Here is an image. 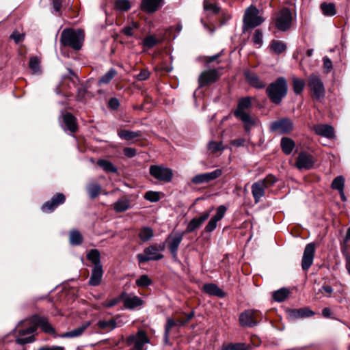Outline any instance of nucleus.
<instances>
[{
    "instance_id": "nucleus-35",
    "label": "nucleus",
    "mask_w": 350,
    "mask_h": 350,
    "mask_svg": "<svg viewBox=\"0 0 350 350\" xmlns=\"http://www.w3.org/2000/svg\"><path fill=\"white\" fill-rule=\"evenodd\" d=\"M320 8L325 16H332L336 13L335 5L333 3L323 2L321 4Z\"/></svg>"
},
{
    "instance_id": "nucleus-48",
    "label": "nucleus",
    "mask_w": 350,
    "mask_h": 350,
    "mask_svg": "<svg viewBox=\"0 0 350 350\" xmlns=\"http://www.w3.org/2000/svg\"><path fill=\"white\" fill-rule=\"evenodd\" d=\"M207 148L208 150L212 153H216L224 149L222 142H217L215 141L209 142L207 145Z\"/></svg>"
},
{
    "instance_id": "nucleus-13",
    "label": "nucleus",
    "mask_w": 350,
    "mask_h": 350,
    "mask_svg": "<svg viewBox=\"0 0 350 350\" xmlns=\"http://www.w3.org/2000/svg\"><path fill=\"white\" fill-rule=\"evenodd\" d=\"M221 174L222 170L221 169H216L211 172L197 174L192 178L191 181L197 185L208 183L219 178Z\"/></svg>"
},
{
    "instance_id": "nucleus-53",
    "label": "nucleus",
    "mask_w": 350,
    "mask_h": 350,
    "mask_svg": "<svg viewBox=\"0 0 350 350\" xmlns=\"http://www.w3.org/2000/svg\"><path fill=\"white\" fill-rule=\"evenodd\" d=\"M116 8L120 11H127L131 8L130 2L129 0H117Z\"/></svg>"
},
{
    "instance_id": "nucleus-54",
    "label": "nucleus",
    "mask_w": 350,
    "mask_h": 350,
    "mask_svg": "<svg viewBox=\"0 0 350 350\" xmlns=\"http://www.w3.org/2000/svg\"><path fill=\"white\" fill-rule=\"evenodd\" d=\"M271 49L277 54L282 53L284 51V44L280 42L273 40L271 44Z\"/></svg>"
},
{
    "instance_id": "nucleus-3",
    "label": "nucleus",
    "mask_w": 350,
    "mask_h": 350,
    "mask_svg": "<svg viewBox=\"0 0 350 350\" xmlns=\"http://www.w3.org/2000/svg\"><path fill=\"white\" fill-rule=\"evenodd\" d=\"M277 180L275 176L269 174L265 178L258 180L252 185V193L256 203L260 201L265 194V190L273 185Z\"/></svg>"
},
{
    "instance_id": "nucleus-2",
    "label": "nucleus",
    "mask_w": 350,
    "mask_h": 350,
    "mask_svg": "<svg viewBox=\"0 0 350 350\" xmlns=\"http://www.w3.org/2000/svg\"><path fill=\"white\" fill-rule=\"evenodd\" d=\"M83 40L84 32L81 29H65L61 33V44L75 50L81 49Z\"/></svg>"
},
{
    "instance_id": "nucleus-26",
    "label": "nucleus",
    "mask_w": 350,
    "mask_h": 350,
    "mask_svg": "<svg viewBox=\"0 0 350 350\" xmlns=\"http://www.w3.org/2000/svg\"><path fill=\"white\" fill-rule=\"evenodd\" d=\"M103 275V266L94 267L92 269V273L89 280V284L92 286H98L100 284Z\"/></svg>"
},
{
    "instance_id": "nucleus-25",
    "label": "nucleus",
    "mask_w": 350,
    "mask_h": 350,
    "mask_svg": "<svg viewBox=\"0 0 350 350\" xmlns=\"http://www.w3.org/2000/svg\"><path fill=\"white\" fill-rule=\"evenodd\" d=\"M124 306L127 309H133L143 305V301L136 295H126L123 298Z\"/></svg>"
},
{
    "instance_id": "nucleus-38",
    "label": "nucleus",
    "mask_w": 350,
    "mask_h": 350,
    "mask_svg": "<svg viewBox=\"0 0 350 350\" xmlns=\"http://www.w3.org/2000/svg\"><path fill=\"white\" fill-rule=\"evenodd\" d=\"M154 236L153 230L150 227L142 228L139 233V237L144 242L150 240Z\"/></svg>"
},
{
    "instance_id": "nucleus-45",
    "label": "nucleus",
    "mask_w": 350,
    "mask_h": 350,
    "mask_svg": "<svg viewBox=\"0 0 350 350\" xmlns=\"http://www.w3.org/2000/svg\"><path fill=\"white\" fill-rule=\"evenodd\" d=\"M271 130L273 132H278L280 134L284 133V119L282 118L271 124Z\"/></svg>"
},
{
    "instance_id": "nucleus-17",
    "label": "nucleus",
    "mask_w": 350,
    "mask_h": 350,
    "mask_svg": "<svg viewBox=\"0 0 350 350\" xmlns=\"http://www.w3.org/2000/svg\"><path fill=\"white\" fill-rule=\"evenodd\" d=\"M90 321L83 322L79 327L59 334L58 336L61 338H78L83 334L85 331L90 326Z\"/></svg>"
},
{
    "instance_id": "nucleus-39",
    "label": "nucleus",
    "mask_w": 350,
    "mask_h": 350,
    "mask_svg": "<svg viewBox=\"0 0 350 350\" xmlns=\"http://www.w3.org/2000/svg\"><path fill=\"white\" fill-rule=\"evenodd\" d=\"M29 66L33 74H39L41 72L40 59L38 57H31L29 59Z\"/></svg>"
},
{
    "instance_id": "nucleus-24",
    "label": "nucleus",
    "mask_w": 350,
    "mask_h": 350,
    "mask_svg": "<svg viewBox=\"0 0 350 350\" xmlns=\"http://www.w3.org/2000/svg\"><path fill=\"white\" fill-rule=\"evenodd\" d=\"M210 215L208 212L203 213L199 217L192 219L187 225V232H191L198 228Z\"/></svg>"
},
{
    "instance_id": "nucleus-14",
    "label": "nucleus",
    "mask_w": 350,
    "mask_h": 350,
    "mask_svg": "<svg viewBox=\"0 0 350 350\" xmlns=\"http://www.w3.org/2000/svg\"><path fill=\"white\" fill-rule=\"evenodd\" d=\"M219 77L218 72L215 69H211L202 72L198 78L199 88H202L216 82Z\"/></svg>"
},
{
    "instance_id": "nucleus-50",
    "label": "nucleus",
    "mask_w": 350,
    "mask_h": 350,
    "mask_svg": "<svg viewBox=\"0 0 350 350\" xmlns=\"http://www.w3.org/2000/svg\"><path fill=\"white\" fill-rule=\"evenodd\" d=\"M175 325H176V323H175L174 319H172L171 318H168L167 319V323H166V325H165V333H164V340H165V343L168 342V341H169V334H170V329L173 327H174Z\"/></svg>"
},
{
    "instance_id": "nucleus-49",
    "label": "nucleus",
    "mask_w": 350,
    "mask_h": 350,
    "mask_svg": "<svg viewBox=\"0 0 350 350\" xmlns=\"http://www.w3.org/2000/svg\"><path fill=\"white\" fill-rule=\"evenodd\" d=\"M252 41L254 44L258 46V47H260L262 44L263 42V34L260 29H257L255 30L253 36H252Z\"/></svg>"
},
{
    "instance_id": "nucleus-29",
    "label": "nucleus",
    "mask_w": 350,
    "mask_h": 350,
    "mask_svg": "<svg viewBox=\"0 0 350 350\" xmlns=\"http://www.w3.org/2000/svg\"><path fill=\"white\" fill-rule=\"evenodd\" d=\"M273 21L275 27L278 29L284 31V9H281L273 16Z\"/></svg>"
},
{
    "instance_id": "nucleus-41",
    "label": "nucleus",
    "mask_w": 350,
    "mask_h": 350,
    "mask_svg": "<svg viewBox=\"0 0 350 350\" xmlns=\"http://www.w3.org/2000/svg\"><path fill=\"white\" fill-rule=\"evenodd\" d=\"M139 27L138 23L132 21L131 24L122 28V32L128 37H132L134 36V30L137 29Z\"/></svg>"
},
{
    "instance_id": "nucleus-64",
    "label": "nucleus",
    "mask_w": 350,
    "mask_h": 350,
    "mask_svg": "<svg viewBox=\"0 0 350 350\" xmlns=\"http://www.w3.org/2000/svg\"><path fill=\"white\" fill-rule=\"evenodd\" d=\"M323 60L324 71L326 73H329L332 69V62L327 57H324Z\"/></svg>"
},
{
    "instance_id": "nucleus-15",
    "label": "nucleus",
    "mask_w": 350,
    "mask_h": 350,
    "mask_svg": "<svg viewBox=\"0 0 350 350\" xmlns=\"http://www.w3.org/2000/svg\"><path fill=\"white\" fill-rule=\"evenodd\" d=\"M315 163L314 157L307 152H301L297 159L295 166L299 170L311 169Z\"/></svg>"
},
{
    "instance_id": "nucleus-42",
    "label": "nucleus",
    "mask_w": 350,
    "mask_h": 350,
    "mask_svg": "<svg viewBox=\"0 0 350 350\" xmlns=\"http://www.w3.org/2000/svg\"><path fill=\"white\" fill-rule=\"evenodd\" d=\"M101 187L97 183H91L88 187V192L92 199L96 198L100 193Z\"/></svg>"
},
{
    "instance_id": "nucleus-6",
    "label": "nucleus",
    "mask_w": 350,
    "mask_h": 350,
    "mask_svg": "<svg viewBox=\"0 0 350 350\" xmlns=\"http://www.w3.org/2000/svg\"><path fill=\"white\" fill-rule=\"evenodd\" d=\"M258 13V10L252 5L247 8L243 17V31L254 28L263 23L264 18L260 16Z\"/></svg>"
},
{
    "instance_id": "nucleus-16",
    "label": "nucleus",
    "mask_w": 350,
    "mask_h": 350,
    "mask_svg": "<svg viewBox=\"0 0 350 350\" xmlns=\"http://www.w3.org/2000/svg\"><path fill=\"white\" fill-rule=\"evenodd\" d=\"M65 196L62 193H57L53 198L44 203L42 206V211L44 213H51L59 205L65 202Z\"/></svg>"
},
{
    "instance_id": "nucleus-9",
    "label": "nucleus",
    "mask_w": 350,
    "mask_h": 350,
    "mask_svg": "<svg viewBox=\"0 0 350 350\" xmlns=\"http://www.w3.org/2000/svg\"><path fill=\"white\" fill-rule=\"evenodd\" d=\"M308 85L314 99L319 100L324 98L325 94L324 84L319 76L311 75L308 77Z\"/></svg>"
},
{
    "instance_id": "nucleus-59",
    "label": "nucleus",
    "mask_w": 350,
    "mask_h": 350,
    "mask_svg": "<svg viewBox=\"0 0 350 350\" xmlns=\"http://www.w3.org/2000/svg\"><path fill=\"white\" fill-rule=\"evenodd\" d=\"M323 291H324V292H325L326 293L328 294L327 295V297H330V295L333 293L334 290H333V288L330 286L324 285V286H323L321 287V288H320L319 290V291L317 293H315L314 298L315 299L321 298V297H319V295L320 293H322Z\"/></svg>"
},
{
    "instance_id": "nucleus-52",
    "label": "nucleus",
    "mask_w": 350,
    "mask_h": 350,
    "mask_svg": "<svg viewBox=\"0 0 350 350\" xmlns=\"http://www.w3.org/2000/svg\"><path fill=\"white\" fill-rule=\"evenodd\" d=\"M152 284V280L147 275H142L136 280V285L138 287L144 288L150 286Z\"/></svg>"
},
{
    "instance_id": "nucleus-47",
    "label": "nucleus",
    "mask_w": 350,
    "mask_h": 350,
    "mask_svg": "<svg viewBox=\"0 0 350 350\" xmlns=\"http://www.w3.org/2000/svg\"><path fill=\"white\" fill-rule=\"evenodd\" d=\"M159 42V40L154 36H148L143 40V46L146 49H151Z\"/></svg>"
},
{
    "instance_id": "nucleus-10",
    "label": "nucleus",
    "mask_w": 350,
    "mask_h": 350,
    "mask_svg": "<svg viewBox=\"0 0 350 350\" xmlns=\"http://www.w3.org/2000/svg\"><path fill=\"white\" fill-rule=\"evenodd\" d=\"M259 313L257 310H247L239 315V323L242 327H254L258 323Z\"/></svg>"
},
{
    "instance_id": "nucleus-11",
    "label": "nucleus",
    "mask_w": 350,
    "mask_h": 350,
    "mask_svg": "<svg viewBox=\"0 0 350 350\" xmlns=\"http://www.w3.org/2000/svg\"><path fill=\"white\" fill-rule=\"evenodd\" d=\"M148 342V339L146 333L139 330L136 334L129 336L126 338V344L128 345H134L135 349L143 350L145 344Z\"/></svg>"
},
{
    "instance_id": "nucleus-30",
    "label": "nucleus",
    "mask_w": 350,
    "mask_h": 350,
    "mask_svg": "<svg viewBox=\"0 0 350 350\" xmlns=\"http://www.w3.org/2000/svg\"><path fill=\"white\" fill-rule=\"evenodd\" d=\"M204 292L211 295H215L219 297L224 296V291L215 284H206L203 286Z\"/></svg>"
},
{
    "instance_id": "nucleus-61",
    "label": "nucleus",
    "mask_w": 350,
    "mask_h": 350,
    "mask_svg": "<svg viewBox=\"0 0 350 350\" xmlns=\"http://www.w3.org/2000/svg\"><path fill=\"white\" fill-rule=\"evenodd\" d=\"M295 147V142L290 138L286 137V154H290Z\"/></svg>"
},
{
    "instance_id": "nucleus-46",
    "label": "nucleus",
    "mask_w": 350,
    "mask_h": 350,
    "mask_svg": "<svg viewBox=\"0 0 350 350\" xmlns=\"http://www.w3.org/2000/svg\"><path fill=\"white\" fill-rule=\"evenodd\" d=\"M203 7L205 11L210 12L214 14L219 12V8L211 1V0H204Z\"/></svg>"
},
{
    "instance_id": "nucleus-37",
    "label": "nucleus",
    "mask_w": 350,
    "mask_h": 350,
    "mask_svg": "<svg viewBox=\"0 0 350 350\" xmlns=\"http://www.w3.org/2000/svg\"><path fill=\"white\" fill-rule=\"evenodd\" d=\"M97 164L107 172L116 173L118 172L117 167L107 160L100 159L98 161Z\"/></svg>"
},
{
    "instance_id": "nucleus-20",
    "label": "nucleus",
    "mask_w": 350,
    "mask_h": 350,
    "mask_svg": "<svg viewBox=\"0 0 350 350\" xmlns=\"http://www.w3.org/2000/svg\"><path fill=\"white\" fill-rule=\"evenodd\" d=\"M286 312L288 313V318L291 320L299 318L310 317L314 314V312L308 308H303L298 310H288Z\"/></svg>"
},
{
    "instance_id": "nucleus-62",
    "label": "nucleus",
    "mask_w": 350,
    "mask_h": 350,
    "mask_svg": "<svg viewBox=\"0 0 350 350\" xmlns=\"http://www.w3.org/2000/svg\"><path fill=\"white\" fill-rule=\"evenodd\" d=\"M217 222V220H215L213 217H211V219H210V221L205 227L206 232H213L216 228Z\"/></svg>"
},
{
    "instance_id": "nucleus-32",
    "label": "nucleus",
    "mask_w": 350,
    "mask_h": 350,
    "mask_svg": "<svg viewBox=\"0 0 350 350\" xmlns=\"http://www.w3.org/2000/svg\"><path fill=\"white\" fill-rule=\"evenodd\" d=\"M87 259L89 260L94 267H101L100 254L97 249H92L87 254Z\"/></svg>"
},
{
    "instance_id": "nucleus-57",
    "label": "nucleus",
    "mask_w": 350,
    "mask_h": 350,
    "mask_svg": "<svg viewBox=\"0 0 350 350\" xmlns=\"http://www.w3.org/2000/svg\"><path fill=\"white\" fill-rule=\"evenodd\" d=\"M285 14L286 30H287L292 25V23L295 18V14H293V13L289 9L287 8H286Z\"/></svg>"
},
{
    "instance_id": "nucleus-12",
    "label": "nucleus",
    "mask_w": 350,
    "mask_h": 350,
    "mask_svg": "<svg viewBox=\"0 0 350 350\" xmlns=\"http://www.w3.org/2000/svg\"><path fill=\"white\" fill-rule=\"evenodd\" d=\"M315 253V244L310 243L306 245L301 260V268L307 271L312 265Z\"/></svg>"
},
{
    "instance_id": "nucleus-43",
    "label": "nucleus",
    "mask_w": 350,
    "mask_h": 350,
    "mask_svg": "<svg viewBox=\"0 0 350 350\" xmlns=\"http://www.w3.org/2000/svg\"><path fill=\"white\" fill-rule=\"evenodd\" d=\"M331 187L333 189L342 191L345 187V178L342 176L336 177L333 180Z\"/></svg>"
},
{
    "instance_id": "nucleus-27",
    "label": "nucleus",
    "mask_w": 350,
    "mask_h": 350,
    "mask_svg": "<svg viewBox=\"0 0 350 350\" xmlns=\"http://www.w3.org/2000/svg\"><path fill=\"white\" fill-rule=\"evenodd\" d=\"M252 98L247 96L239 99L237 109L234 111V114H239L241 113H247L246 109L252 107Z\"/></svg>"
},
{
    "instance_id": "nucleus-31",
    "label": "nucleus",
    "mask_w": 350,
    "mask_h": 350,
    "mask_svg": "<svg viewBox=\"0 0 350 350\" xmlns=\"http://www.w3.org/2000/svg\"><path fill=\"white\" fill-rule=\"evenodd\" d=\"M118 135L120 138L130 141L137 137H140L142 136V132L139 131H131L129 130H121L118 131Z\"/></svg>"
},
{
    "instance_id": "nucleus-7",
    "label": "nucleus",
    "mask_w": 350,
    "mask_h": 350,
    "mask_svg": "<svg viewBox=\"0 0 350 350\" xmlns=\"http://www.w3.org/2000/svg\"><path fill=\"white\" fill-rule=\"evenodd\" d=\"M183 232L177 231L172 232L167 236L165 239V245L167 244V248L172 254L174 261L180 262L178 258V247L183 239Z\"/></svg>"
},
{
    "instance_id": "nucleus-28",
    "label": "nucleus",
    "mask_w": 350,
    "mask_h": 350,
    "mask_svg": "<svg viewBox=\"0 0 350 350\" xmlns=\"http://www.w3.org/2000/svg\"><path fill=\"white\" fill-rule=\"evenodd\" d=\"M97 327L103 331L110 332L117 327V323L113 319L109 320L100 319L97 323Z\"/></svg>"
},
{
    "instance_id": "nucleus-33",
    "label": "nucleus",
    "mask_w": 350,
    "mask_h": 350,
    "mask_svg": "<svg viewBox=\"0 0 350 350\" xmlns=\"http://www.w3.org/2000/svg\"><path fill=\"white\" fill-rule=\"evenodd\" d=\"M250 345L244 342L226 343L221 346V350H250Z\"/></svg>"
},
{
    "instance_id": "nucleus-34",
    "label": "nucleus",
    "mask_w": 350,
    "mask_h": 350,
    "mask_svg": "<svg viewBox=\"0 0 350 350\" xmlns=\"http://www.w3.org/2000/svg\"><path fill=\"white\" fill-rule=\"evenodd\" d=\"M83 237L80 232L76 229L70 231L69 242L72 245H79L83 242Z\"/></svg>"
},
{
    "instance_id": "nucleus-23",
    "label": "nucleus",
    "mask_w": 350,
    "mask_h": 350,
    "mask_svg": "<svg viewBox=\"0 0 350 350\" xmlns=\"http://www.w3.org/2000/svg\"><path fill=\"white\" fill-rule=\"evenodd\" d=\"M163 0H142L141 3L142 10L147 13H154L160 7Z\"/></svg>"
},
{
    "instance_id": "nucleus-19",
    "label": "nucleus",
    "mask_w": 350,
    "mask_h": 350,
    "mask_svg": "<svg viewBox=\"0 0 350 350\" xmlns=\"http://www.w3.org/2000/svg\"><path fill=\"white\" fill-rule=\"evenodd\" d=\"M234 116L243 123L245 131L250 133L251 129L256 124L257 118L249 113L234 114Z\"/></svg>"
},
{
    "instance_id": "nucleus-60",
    "label": "nucleus",
    "mask_w": 350,
    "mask_h": 350,
    "mask_svg": "<svg viewBox=\"0 0 350 350\" xmlns=\"http://www.w3.org/2000/svg\"><path fill=\"white\" fill-rule=\"evenodd\" d=\"M10 38L13 39L16 44H18L23 41L25 38V34L21 33L18 31H15L11 34Z\"/></svg>"
},
{
    "instance_id": "nucleus-5",
    "label": "nucleus",
    "mask_w": 350,
    "mask_h": 350,
    "mask_svg": "<svg viewBox=\"0 0 350 350\" xmlns=\"http://www.w3.org/2000/svg\"><path fill=\"white\" fill-rule=\"evenodd\" d=\"M266 92L271 102L275 104L280 103L284 96V78L279 77L267 87Z\"/></svg>"
},
{
    "instance_id": "nucleus-1",
    "label": "nucleus",
    "mask_w": 350,
    "mask_h": 350,
    "mask_svg": "<svg viewBox=\"0 0 350 350\" xmlns=\"http://www.w3.org/2000/svg\"><path fill=\"white\" fill-rule=\"evenodd\" d=\"M33 325H30L27 328H21V325H18L16 329L18 336L16 339V342L18 345H25L31 343L34 341V336L31 335L36 329V327H39L42 330L49 334H54L55 331L48 319L43 317L34 316L31 320Z\"/></svg>"
},
{
    "instance_id": "nucleus-36",
    "label": "nucleus",
    "mask_w": 350,
    "mask_h": 350,
    "mask_svg": "<svg viewBox=\"0 0 350 350\" xmlns=\"http://www.w3.org/2000/svg\"><path fill=\"white\" fill-rule=\"evenodd\" d=\"M130 208V201L127 199H120L113 204V208L117 213H122Z\"/></svg>"
},
{
    "instance_id": "nucleus-21",
    "label": "nucleus",
    "mask_w": 350,
    "mask_h": 350,
    "mask_svg": "<svg viewBox=\"0 0 350 350\" xmlns=\"http://www.w3.org/2000/svg\"><path fill=\"white\" fill-rule=\"evenodd\" d=\"M244 76L247 83L253 88L256 89H262L265 88L266 83L261 81L259 77L255 73H253L250 70H245L244 72Z\"/></svg>"
},
{
    "instance_id": "nucleus-22",
    "label": "nucleus",
    "mask_w": 350,
    "mask_h": 350,
    "mask_svg": "<svg viewBox=\"0 0 350 350\" xmlns=\"http://www.w3.org/2000/svg\"><path fill=\"white\" fill-rule=\"evenodd\" d=\"M62 126L65 131L68 130L71 133H75L77 130L75 118L70 113L63 115Z\"/></svg>"
},
{
    "instance_id": "nucleus-58",
    "label": "nucleus",
    "mask_w": 350,
    "mask_h": 350,
    "mask_svg": "<svg viewBox=\"0 0 350 350\" xmlns=\"http://www.w3.org/2000/svg\"><path fill=\"white\" fill-rule=\"evenodd\" d=\"M227 208L224 205H220L217 208L216 214L212 217L219 221L224 217Z\"/></svg>"
},
{
    "instance_id": "nucleus-56",
    "label": "nucleus",
    "mask_w": 350,
    "mask_h": 350,
    "mask_svg": "<svg viewBox=\"0 0 350 350\" xmlns=\"http://www.w3.org/2000/svg\"><path fill=\"white\" fill-rule=\"evenodd\" d=\"M144 198L151 202H156L160 200L159 193L152 191H147L145 193Z\"/></svg>"
},
{
    "instance_id": "nucleus-63",
    "label": "nucleus",
    "mask_w": 350,
    "mask_h": 350,
    "mask_svg": "<svg viewBox=\"0 0 350 350\" xmlns=\"http://www.w3.org/2000/svg\"><path fill=\"white\" fill-rule=\"evenodd\" d=\"M62 0H52L53 13L60 15Z\"/></svg>"
},
{
    "instance_id": "nucleus-40",
    "label": "nucleus",
    "mask_w": 350,
    "mask_h": 350,
    "mask_svg": "<svg viewBox=\"0 0 350 350\" xmlns=\"http://www.w3.org/2000/svg\"><path fill=\"white\" fill-rule=\"evenodd\" d=\"M117 71L116 69L111 68L109 69L98 81L99 84H108L116 75Z\"/></svg>"
},
{
    "instance_id": "nucleus-4",
    "label": "nucleus",
    "mask_w": 350,
    "mask_h": 350,
    "mask_svg": "<svg viewBox=\"0 0 350 350\" xmlns=\"http://www.w3.org/2000/svg\"><path fill=\"white\" fill-rule=\"evenodd\" d=\"M165 250V243L159 245H152L144 249L143 253L138 254L137 258L139 263L150 260H159L163 258L161 252Z\"/></svg>"
},
{
    "instance_id": "nucleus-51",
    "label": "nucleus",
    "mask_w": 350,
    "mask_h": 350,
    "mask_svg": "<svg viewBox=\"0 0 350 350\" xmlns=\"http://www.w3.org/2000/svg\"><path fill=\"white\" fill-rule=\"evenodd\" d=\"M126 295L125 292L122 293V294L117 297L113 298L109 301H107L103 304V306L105 308H111L116 305H117L121 300H123L124 296Z\"/></svg>"
},
{
    "instance_id": "nucleus-55",
    "label": "nucleus",
    "mask_w": 350,
    "mask_h": 350,
    "mask_svg": "<svg viewBox=\"0 0 350 350\" xmlns=\"http://www.w3.org/2000/svg\"><path fill=\"white\" fill-rule=\"evenodd\" d=\"M272 297L275 301L282 302L284 301V287L273 292Z\"/></svg>"
},
{
    "instance_id": "nucleus-44",
    "label": "nucleus",
    "mask_w": 350,
    "mask_h": 350,
    "mask_svg": "<svg viewBox=\"0 0 350 350\" xmlns=\"http://www.w3.org/2000/svg\"><path fill=\"white\" fill-rule=\"evenodd\" d=\"M305 86V81L303 79L293 77V88L296 94H299L304 90Z\"/></svg>"
},
{
    "instance_id": "nucleus-18",
    "label": "nucleus",
    "mask_w": 350,
    "mask_h": 350,
    "mask_svg": "<svg viewBox=\"0 0 350 350\" xmlns=\"http://www.w3.org/2000/svg\"><path fill=\"white\" fill-rule=\"evenodd\" d=\"M312 130L317 135L327 139H333L335 137L334 129L329 124H315L313 126Z\"/></svg>"
},
{
    "instance_id": "nucleus-8",
    "label": "nucleus",
    "mask_w": 350,
    "mask_h": 350,
    "mask_svg": "<svg viewBox=\"0 0 350 350\" xmlns=\"http://www.w3.org/2000/svg\"><path fill=\"white\" fill-rule=\"evenodd\" d=\"M149 172L155 179L163 183L171 182L174 176L173 171L170 168L160 165H150Z\"/></svg>"
}]
</instances>
